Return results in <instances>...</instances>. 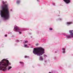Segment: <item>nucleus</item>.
<instances>
[{"label":"nucleus","instance_id":"1","mask_svg":"<svg viewBox=\"0 0 73 73\" xmlns=\"http://www.w3.org/2000/svg\"><path fill=\"white\" fill-rule=\"evenodd\" d=\"M7 6V5H5L2 7V10L1 11V16L5 19H8L9 18V12L8 10Z\"/></svg>","mask_w":73,"mask_h":73},{"label":"nucleus","instance_id":"2","mask_svg":"<svg viewBox=\"0 0 73 73\" xmlns=\"http://www.w3.org/2000/svg\"><path fill=\"white\" fill-rule=\"evenodd\" d=\"M8 65H11V63L9 62L8 60L5 59H3L0 62V69L1 70H2L3 71H5L7 70V67Z\"/></svg>","mask_w":73,"mask_h":73},{"label":"nucleus","instance_id":"3","mask_svg":"<svg viewBox=\"0 0 73 73\" xmlns=\"http://www.w3.org/2000/svg\"><path fill=\"white\" fill-rule=\"evenodd\" d=\"M33 53L38 56H42L44 53V49L41 47L35 48L34 49Z\"/></svg>","mask_w":73,"mask_h":73},{"label":"nucleus","instance_id":"4","mask_svg":"<svg viewBox=\"0 0 73 73\" xmlns=\"http://www.w3.org/2000/svg\"><path fill=\"white\" fill-rule=\"evenodd\" d=\"M69 32L70 33V35L66 36V38H71V37H73V31L70 30Z\"/></svg>","mask_w":73,"mask_h":73},{"label":"nucleus","instance_id":"5","mask_svg":"<svg viewBox=\"0 0 73 73\" xmlns=\"http://www.w3.org/2000/svg\"><path fill=\"white\" fill-rule=\"evenodd\" d=\"M66 4H69L70 3V0H63Z\"/></svg>","mask_w":73,"mask_h":73},{"label":"nucleus","instance_id":"6","mask_svg":"<svg viewBox=\"0 0 73 73\" xmlns=\"http://www.w3.org/2000/svg\"><path fill=\"white\" fill-rule=\"evenodd\" d=\"M14 29L16 32H20V30L17 27H14Z\"/></svg>","mask_w":73,"mask_h":73},{"label":"nucleus","instance_id":"7","mask_svg":"<svg viewBox=\"0 0 73 73\" xmlns=\"http://www.w3.org/2000/svg\"><path fill=\"white\" fill-rule=\"evenodd\" d=\"M62 50H63L62 52V53H65V49L64 48H63Z\"/></svg>","mask_w":73,"mask_h":73},{"label":"nucleus","instance_id":"8","mask_svg":"<svg viewBox=\"0 0 73 73\" xmlns=\"http://www.w3.org/2000/svg\"><path fill=\"white\" fill-rule=\"evenodd\" d=\"M67 24H68V25L71 24H72V22H67Z\"/></svg>","mask_w":73,"mask_h":73},{"label":"nucleus","instance_id":"9","mask_svg":"<svg viewBox=\"0 0 73 73\" xmlns=\"http://www.w3.org/2000/svg\"><path fill=\"white\" fill-rule=\"evenodd\" d=\"M20 0H18L17 2V4H19V3H20Z\"/></svg>","mask_w":73,"mask_h":73},{"label":"nucleus","instance_id":"10","mask_svg":"<svg viewBox=\"0 0 73 73\" xmlns=\"http://www.w3.org/2000/svg\"><path fill=\"white\" fill-rule=\"evenodd\" d=\"M12 68V67L11 66L9 67V68H8L9 70V69H11Z\"/></svg>","mask_w":73,"mask_h":73},{"label":"nucleus","instance_id":"11","mask_svg":"<svg viewBox=\"0 0 73 73\" xmlns=\"http://www.w3.org/2000/svg\"><path fill=\"white\" fill-rule=\"evenodd\" d=\"M40 60H43V58H42V56L40 57Z\"/></svg>","mask_w":73,"mask_h":73},{"label":"nucleus","instance_id":"12","mask_svg":"<svg viewBox=\"0 0 73 73\" xmlns=\"http://www.w3.org/2000/svg\"><path fill=\"white\" fill-rule=\"evenodd\" d=\"M19 63H21V64H24V62H20Z\"/></svg>","mask_w":73,"mask_h":73},{"label":"nucleus","instance_id":"13","mask_svg":"<svg viewBox=\"0 0 73 73\" xmlns=\"http://www.w3.org/2000/svg\"><path fill=\"white\" fill-rule=\"evenodd\" d=\"M24 46L25 48V47H27V45L26 44L24 45Z\"/></svg>","mask_w":73,"mask_h":73},{"label":"nucleus","instance_id":"14","mask_svg":"<svg viewBox=\"0 0 73 73\" xmlns=\"http://www.w3.org/2000/svg\"><path fill=\"white\" fill-rule=\"evenodd\" d=\"M25 43H28V41H27V40L25 41Z\"/></svg>","mask_w":73,"mask_h":73},{"label":"nucleus","instance_id":"15","mask_svg":"<svg viewBox=\"0 0 73 73\" xmlns=\"http://www.w3.org/2000/svg\"><path fill=\"white\" fill-rule=\"evenodd\" d=\"M2 3L3 4H5V2L4 1H3Z\"/></svg>","mask_w":73,"mask_h":73},{"label":"nucleus","instance_id":"16","mask_svg":"<svg viewBox=\"0 0 73 73\" xmlns=\"http://www.w3.org/2000/svg\"><path fill=\"white\" fill-rule=\"evenodd\" d=\"M25 58H27V57H28L27 56H25Z\"/></svg>","mask_w":73,"mask_h":73},{"label":"nucleus","instance_id":"17","mask_svg":"<svg viewBox=\"0 0 73 73\" xmlns=\"http://www.w3.org/2000/svg\"><path fill=\"white\" fill-rule=\"evenodd\" d=\"M50 30H52V29L51 28H50Z\"/></svg>","mask_w":73,"mask_h":73},{"label":"nucleus","instance_id":"18","mask_svg":"<svg viewBox=\"0 0 73 73\" xmlns=\"http://www.w3.org/2000/svg\"><path fill=\"white\" fill-rule=\"evenodd\" d=\"M43 56H45L46 57L47 56H46V55H43Z\"/></svg>","mask_w":73,"mask_h":73},{"label":"nucleus","instance_id":"19","mask_svg":"<svg viewBox=\"0 0 73 73\" xmlns=\"http://www.w3.org/2000/svg\"><path fill=\"white\" fill-rule=\"evenodd\" d=\"M19 32V34H21V33H21V32Z\"/></svg>","mask_w":73,"mask_h":73},{"label":"nucleus","instance_id":"20","mask_svg":"<svg viewBox=\"0 0 73 73\" xmlns=\"http://www.w3.org/2000/svg\"><path fill=\"white\" fill-rule=\"evenodd\" d=\"M5 37H7V35H5Z\"/></svg>","mask_w":73,"mask_h":73},{"label":"nucleus","instance_id":"21","mask_svg":"<svg viewBox=\"0 0 73 73\" xmlns=\"http://www.w3.org/2000/svg\"><path fill=\"white\" fill-rule=\"evenodd\" d=\"M37 45H38V44H36V46H37Z\"/></svg>","mask_w":73,"mask_h":73},{"label":"nucleus","instance_id":"22","mask_svg":"<svg viewBox=\"0 0 73 73\" xmlns=\"http://www.w3.org/2000/svg\"><path fill=\"white\" fill-rule=\"evenodd\" d=\"M49 73H52L51 72H49Z\"/></svg>","mask_w":73,"mask_h":73},{"label":"nucleus","instance_id":"23","mask_svg":"<svg viewBox=\"0 0 73 73\" xmlns=\"http://www.w3.org/2000/svg\"><path fill=\"white\" fill-rule=\"evenodd\" d=\"M37 1H38V0H37Z\"/></svg>","mask_w":73,"mask_h":73}]
</instances>
